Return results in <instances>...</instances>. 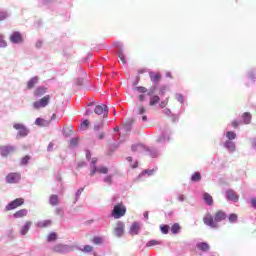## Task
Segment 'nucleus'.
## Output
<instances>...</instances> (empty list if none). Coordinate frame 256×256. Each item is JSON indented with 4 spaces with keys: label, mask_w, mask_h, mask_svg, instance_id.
<instances>
[{
    "label": "nucleus",
    "mask_w": 256,
    "mask_h": 256,
    "mask_svg": "<svg viewBox=\"0 0 256 256\" xmlns=\"http://www.w3.org/2000/svg\"><path fill=\"white\" fill-rule=\"evenodd\" d=\"M134 91H138V93H141L138 96V100L140 101V103H144L147 97H152V95H155V92L157 91V84H154L149 89H147L145 86H136L134 88Z\"/></svg>",
    "instance_id": "1"
},
{
    "label": "nucleus",
    "mask_w": 256,
    "mask_h": 256,
    "mask_svg": "<svg viewBox=\"0 0 256 256\" xmlns=\"http://www.w3.org/2000/svg\"><path fill=\"white\" fill-rule=\"evenodd\" d=\"M127 213V207L123 205V202L117 203L114 205L111 210L110 217L112 219H121V217H125Z\"/></svg>",
    "instance_id": "2"
},
{
    "label": "nucleus",
    "mask_w": 256,
    "mask_h": 256,
    "mask_svg": "<svg viewBox=\"0 0 256 256\" xmlns=\"http://www.w3.org/2000/svg\"><path fill=\"white\" fill-rule=\"evenodd\" d=\"M75 250V245L58 243L52 247V251L54 253H58V255H67Z\"/></svg>",
    "instance_id": "3"
},
{
    "label": "nucleus",
    "mask_w": 256,
    "mask_h": 256,
    "mask_svg": "<svg viewBox=\"0 0 256 256\" xmlns=\"http://www.w3.org/2000/svg\"><path fill=\"white\" fill-rule=\"evenodd\" d=\"M171 141V128L169 126H165L161 131V134L156 139V143L163 145L165 143H169Z\"/></svg>",
    "instance_id": "4"
},
{
    "label": "nucleus",
    "mask_w": 256,
    "mask_h": 256,
    "mask_svg": "<svg viewBox=\"0 0 256 256\" xmlns=\"http://www.w3.org/2000/svg\"><path fill=\"white\" fill-rule=\"evenodd\" d=\"M13 128L16 129V131H18L16 139L25 138L30 133L29 128H27V126H25L22 123L13 124Z\"/></svg>",
    "instance_id": "5"
},
{
    "label": "nucleus",
    "mask_w": 256,
    "mask_h": 256,
    "mask_svg": "<svg viewBox=\"0 0 256 256\" xmlns=\"http://www.w3.org/2000/svg\"><path fill=\"white\" fill-rule=\"evenodd\" d=\"M21 181V174L19 172H10L5 177V182L8 185H17Z\"/></svg>",
    "instance_id": "6"
},
{
    "label": "nucleus",
    "mask_w": 256,
    "mask_h": 256,
    "mask_svg": "<svg viewBox=\"0 0 256 256\" xmlns=\"http://www.w3.org/2000/svg\"><path fill=\"white\" fill-rule=\"evenodd\" d=\"M24 203L25 199L16 198L5 206V211H13L14 209H17V207H21V205H24Z\"/></svg>",
    "instance_id": "7"
},
{
    "label": "nucleus",
    "mask_w": 256,
    "mask_h": 256,
    "mask_svg": "<svg viewBox=\"0 0 256 256\" xmlns=\"http://www.w3.org/2000/svg\"><path fill=\"white\" fill-rule=\"evenodd\" d=\"M246 79L245 82L246 87H251V85H255L256 83V69H250L246 72Z\"/></svg>",
    "instance_id": "8"
},
{
    "label": "nucleus",
    "mask_w": 256,
    "mask_h": 256,
    "mask_svg": "<svg viewBox=\"0 0 256 256\" xmlns=\"http://www.w3.org/2000/svg\"><path fill=\"white\" fill-rule=\"evenodd\" d=\"M94 113L96 115H103V119H107L109 117V107L107 105H96L94 108Z\"/></svg>",
    "instance_id": "9"
},
{
    "label": "nucleus",
    "mask_w": 256,
    "mask_h": 256,
    "mask_svg": "<svg viewBox=\"0 0 256 256\" xmlns=\"http://www.w3.org/2000/svg\"><path fill=\"white\" fill-rule=\"evenodd\" d=\"M114 47L116 48V55L122 61L123 65L127 64V59L125 58V53L123 52V44L121 42H115Z\"/></svg>",
    "instance_id": "10"
},
{
    "label": "nucleus",
    "mask_w": 256,
    "mask_h": 256,
    "mask_svg": "<svg viewBox=\"0 0 256 256\" xmlns=\"http://www.w3.org/2000/svg\"><path fill=\"white\" fill-rule=\"evenodd\" d=\"M10 42H12L13 45H21L23 43V34L19 31H14L10 34Z\"/></svg>",
    "instance_id": "11"
},
{
    "label": "nucleus",
    "mask_w": 256,
    "mask_h": 256,
    "mask_svg": "<svg viewBox=\"0 0 256 256\" xmlns=\"http://www.w3.org/2000/svg\"><path fill=\"white\" fill-rule=\"evenodd\" d=\"M145 153H148V155L152 159H157L159 155H161V150H159L156 146H144Z\"/></svg>",
    "instance_id": "12"
},
{
    "label": "nucleus",
    "mask_w": 256,
    "mask_h": 256,
    "mask_svg": "<svg viewBox=\"0 0 256 256\" xmlns=\"http://www.w3.org/2000/svg\"><path fill=\"white\" fill-rule=\"evenodd\" d=\"M17 150V147L13 145H5V146H0V155L1 157H9L11 153H15Z\"/></svg>",
    "instance_id": "13"
},
{
    "label": "nucleus",
    "mask_w": 256,
    "mask_h": 256,
    "mask_svg": "<svg viewBox=\"0 0 256 256\" xmlns=\"http://www.w3.org/2000/svg\"><path fill=\"white\" fill-rule=\"evenodd\" d=\"M51 100L50 95H46L41 98L39 101L33 103L34 109H41V107H47L49 105V101Z\"/></svg>",
    "instance_id": "14"
},
{
    "label": "nucleus",
    "mask_w": 256,
    "mask_h": 256,
    "mask_svg": "<svg viewBox=\"0 0 256 256\" xmlns=\"http://www.w3.org/2000/svg\"><path fill=\"white\" fill-rule=\"evenodd\" d=\"M114 233L118 238H121L125 235V223L122 221L116 222V227L114 228Z\"/></svg>",
    "instance_id": "15"
},
{
    "label": "nucleus",
    "mask_w": 256,
    "mask_h": 256,
    "mask_svg": "<svg viewBox=\"0 0 256 256\" xmlns=\"http://www.w3.org/2000/svg\"><path fill=\"white\" fill-rule=\"evenodd\" d=\"M223 147L225 150L228 151V153H230V155H233V153H235L237 151V145L235 144V142H233L231 140H226L223 143Z\"/></svg>",
    "instance_id": "16"
},
{
    "label": "nucleus",
    "mask_w": 256,
    "mask_h": 256,
    "mask_svg": "<svg viewBox=\"0 0 256 256\" xmlns=\"http://www.w3.org/2000/svg\"><path fill=\"white\" fill-rule=\"evenodd\" d=\"M225 196L228 201H233L234 203H237V201H239V196L237 195V193L234 192L233 189L226 190Z\"/></svg>",
    "instance_id": "17"
},
{
    "label": "nucleus",
    "mask_w": 256,
    "mask_h": 256,
    "mask_svg": "<svg viewBox=\"0 0 256 256\" xmlns=\"http://www.w3.org/2000/svg\"><path fill=\"white\" fill-rule=\"evenodd\" d=\"M129 233L131 235H139V233H141V225L139 224V222L135 221L132 223Z\"/></svg>",
    "instance_id": "18"
},
{
    "label": "nucleus",
    "mask_w": 256,
    "mask_h": 256,
    "mask_svg": "<svg viewBox=\"0 0 256 256\" xmlns=\"http://www.w3.org/2000/svg\"><path fill=\"white\" fill-rule=\"evenodd\" d=\"M149 77H150V81L154 85H159V83H161V75L159 73H155L153 71H150L149 72Z\"/></svg>",
    "instance_id": "19"
},
{
    "label": "nucleus",
    "mask_w": 256,
    "mask_h": 256,
    "mask_svg": "<svg viewBox=\"0 0 256 256\" xmlns=\"http://www.w3.org/2000/svg\"><path fill=\"white\" fill-rule=\"evenodd\" d=\"M227 219V214L223 212L222 210H219L214 215V221L216 223H221V221H225Z\"/></svg>",
    "instance_id": "20"
},
{
    "label": "nucleus",
    "mask_w": 256,
    "mask_h": 256,
    "mask_svg": "<svg viewBox=\"0 0 256 256\" xmlns=\"http://www.w3.org/2000/svg\"><path fill=\"white\" fill-rule=\"evenodd\" d=\"M45 93H47V87L38 86L34 91V97H36V99H39L40 97H43Z\"/></svg>",
    "instance_id": "21"
},
{
    "label": "nucleus",
    "mask_w": 256,
    "mask_h": 256,
    "mask_svg": "<svg viewBox=\"0 0 256 256\" xmlns=\"http://www.w3.org/2000/svg\"><path fill=\"white\" fill-rule=\"evenodd\" d=\"M145 175H147V177H153V175H155V169H145L143 170L137 177L138 181H141V179L143 177H145Z\"/></svg>",
    "instance_id": "22"
},
{
    "label": "nucleus",
    "mask_w": 256,
    "mask_h": 256,
    "mask_svg": "<svg viewBox=\"0 0 256 256\" xmlns=\"http://www.w3.org/2000/svg\"><path fill=\"white\" fill-rule=\"evenodd\" d=\"M203 221L208 227H212L213 229L217 227V222L215 221V217L213 216L205 217Z\"/></svg>",
    "instance_id": "23"
},
{
    "label": "nucleus",
    "mask_w": 256,
    "mask_h": 256,
    "mask_svg": "<svg viewBox=\"0 0 256 256\" xmlns=\"http://www.w3.org/2000/svg\"><path fill=\"white\" fill-rule=\"evenodd\" d=\"M252 119H253V115H251V112H244L242 114V123L244 125H251Z\"/></svg>",
    "instance_id": "24"
},
{
    "label": "nucleus",
    "mask_w": 256,
    "mask_h": 256,
    "mask_svg": "<svg viewBox=\"0 0 256 256\" xmlns=\"http://www.w3.org/2000/svg\"><path fill=\"white\" fill-rule=\"evenodd\" d=\"M196 247L199 251H202L203 253H207V251L211 249V246L207 242H198L196 244Z\"/></svg>",
    "instance_id": "25"
},
{
    "label": "nucleus",
    "mask_w": 256,
    "mask_h": 256,
    "mask_svg": "<svg viewBox=\"0 0 256 256\" xmlns=\"http://www.w3.org/2000/svg\"><path fill=\"white\" fill-rule=\"evenodd\" d=\"M202 199L204 203L208 205V207H211V205H213V196H211V194L204 192L202 195Z\"/></svg>",
    "instance_id": "26"
},
{
    "label": "nucleus",
    "mask_w": 256,
    "mask_h": 256,
    "mask_svg": "<svg viewBox=\"0 0 256 256\" xmlns=\"http://www.w3.org/2000/svg\"><path fill=\"white\" fill-rule=\"evenodd\" d=\"M51 121L49 120H45L41 117L36 118L35 120V125H37L38 127H49Z\"/></svg>",
    "instance_id": "27"
},
{
    "label": "nucleus",
    "mask_w": 256,
    "mask_h": 256,
    "mask_svg": "<svg viewBox=\"0 0 256 256\" xmlns=\"http://www.w3.org/2000/svg\"><path fill=\"white\" fill-rule=\"evenodd\" d=\"M131 129H133V120H128L124 123L122 131H124L126 135H129V133H131Z\"/></svg>",
    "instance_id": "28"
},
{
    "label": "nucleus",
    "mask_w": 256,
    "mask_h": 256,
    "mask_svg": "<svg viewBox=\"0 0 256 256\" xmlns=\"http://www.w3.org/2000/svg\"><path fill=\"white\" fill-rule=\"evenodd\" d=\"M29 213V211L27 209H21V210H18L16 211L14 214H13V218L14 219H21L23 217H27V214Z\"/></svg>",
    "instance_id": "29"
},
{
    "label": "nucleus",
    "mask_w": 256,
    "mask_h": 256,
    "mask_svg": "<svg viewBox=\"0 0 256 256\" xmlns=\"http://www.w3.org/2000/svg\"><path fill=\"white\" fill-rule=\"evenodd\" d=\"M90 168H91L90 177H93L95 173H97V169L99 168L97 167V158H92L90 163Z\"/></svg>",
    "instance_id": "30"
},
{
    "label": "nucleus",
    "mask_w": 256,
    "mask_h": 256,
    "mask_svg": "<svg viewBox=\"0 0 256 256\" xmlns=\"http://www.w3.org/2000/svg\"><path fill=\"white\" fill-rule=\"evenodd\" d=\"M33 225V222L27 221L23 226L22 229L20 230L21 235H27L29 233V229H31V226Z\"/></svg>",
    "instance_id": "31"
},
{
    "label": "nucleus",
    "mask_w": 256,
    "mask_h": 256,
    "mask_svg": "<svg viewBox=\"0 0 256 256\" xmlns=\"http://www.w3.org/2000/svg\"><path fill=\"white\" fill-rule=\"evenodd\" d=\"M39 83V76H34L32 77L28 82H27V89H33Z\"/></svg>",
    "instance_id": "32"
},
{
    "label": "nucleus",
    "mask_w": 256,
    "mask_h": 256,
    "mask_svg": "<svg viewBox=\"0 0 256 256\" xmlns=\"http://www.w3.org/2000/svg\"><path fill=\"white\" fill-rule=\"evenodd\" d=\"M74 249H77V251H82L83 253H92L93 252V246H91V245H85L84 247L75 246Z\"/></svg>",
    "instance_id": "33"
},
{
    "label": "nucleus",
    "mask_w": 256,
    "mask_h": 256,
    "mask_svg": "<svg viewBox=\"0 0 256 256\" xmlns=\"http://www.w3.org/2000/svg\"><path fill=\"white\" fill-rule=\"evenodd\" d=\"M50 225H51V220H42L36 223V227H38V229H45L47 227H50Z\"/></svg>",
    "instance_id": "34"
},
{
    "label": "nucleus",
    "mask_w": 256,
    "mask_h": 256,
    "mask_svg": "<svg viewBox=\"0 0 256 256\" xmlns=\"http://www.w3.org/2000/svg\"><path fill=\"white\" fill-rule=\"evenodd\" d=\"M202 176H201V172L196 171L191 175L190 181L192 183H199V181H201Z\"/></svg>",
    "instance_id": "35"
},
{
    "label": "nucleus",
    "mask_w": 256,
    "mask_h": 256,
    "mask_svg": "<svg viewBox=\"0 0 256 256\" xmlns=\"http://www.w3.org/2000/svg\"><path fill=\"white\" fill-rule=\"evenodd\" d=\"M170 231L172 235H179V233H181V225L179 223H174L171 226Z\"/></svg>",
    "instance_id": "36"
},
{
    "label": "nucleus",
    "mask_w": 256,
    "mask_h": 256,
    "mask_svg": "<svg viewBox=\"0 0 256 256\" xmlns=\"http://www.w3.org/2000/svg\"><path fill=\"white\" fill-rule=\"evenodd\" d=\"M49 204L52 205V207L59 205V196L57 194H52L49 198Z\"/></svg>",
    "instance_id": "37"
},
{
    "label": "nucleus",
    "mask_w": 256,
    "mask_h": 256,
    "mask_svg": "<svg viewBox=\"0 0 256 256\" xmlns=\"http://www.w3.org/2000/svg\"><path fill=\"white\" fill-rule=\"evenodd\" d=\"M159 101H161V97H159V95L150 96V102H149L150 107H155V105H157Z\"/></svg>",
    "instance_id": "38"
},
{
    "label": "nucleus",
    "mask_w": 256,
    "mask_h": 256,
    "mask_svg": "<svg viewBox=\"0 0 256 256\" xmlns=\"http://www.w3.org/2000/svg\"><path fill=\"white\" fill-rule=\"evenodd\" d=\"M160 231L163 235H169V231H171V227L168 224H161Z\"/></svg>",
    "instance_id": "39"
},
{
    "label": "nucleus",
    "mask_w": 256,
    "mask_h": 256,
    "mask_svg": "<svg viewBox=\"0 0 256 256\" xmlns=\"http://www.w3.org/2000/svg\"><path fill=\"white\" fill-rule=\"evenodd\" d=\"M226 139H228V141H234V139H237V133H235V131H227Z\"/></svg>",
    "instance_id": "40"
},
{
    "label": "nucleus",
    "mask_w": 256,
    "mask_h": 256,
    "mask_svg": "<svg viewBox=\"0 0 256 256\" xmlns=\"http://www.w3.org/2000/svg\"><path fill=\"white\" fill-rule=\"evenodd\" d=\"M57 233L56 232H51L48 236H47V242L48 243H53V241H57Z\"/></svg>",
    "instance_id": "41"
},
{
    "label": "nucleus",
    "mask_w": 256,
    "mask_h": 256,
    "mask_svg": "<svg viewBox=\"0 0 256 256\" xmlns=\"http://www.w3.org/2000/svg\"><path fill=\"white\" fill-rule=\"evenodd\" d=\"M83 191H85V187H82L76 191L74 205H75V203H77V201H79V199H81V193H83Z\"/></svg>",
    "instance_id": "42"
},
{
    "label": "nucleus",
    "mask_w": 256,
    "mask_h": 256,
    "mask_svg": "<svg viewBox=\"0 0 256 256\" xmlns=\"http://www.w3.org/2000/svg\"><path fill=\"white\" fill-rule=\"evenodd\" d=\"M10 14L5 10H0V21H5V19H9Z\"/></svg>",
    "instance_id": "43"
},
{
    "label": "nucleus",
    "mask_w": 256,
    "mask_h": 256,
    "mask_svg": "<svg viewBox=\"0 0 256 256\" xmlns=\"http://www.w3.org/2000/svg\"><path fill=\"white\" fill-rule=\"evenodd\" d=\"M103 181L109 186L113 185V174L105 176Z\"/></svg>",
    "instance_id": "44"
},
{
    "label": "nucleus",
    "mask_w": 256,
    "mask_h": 256,
    "mask_svg": "<svg viewBox=\"0 0 256 256\" xmlns=\"http://www.w3.org/2000/svg\"><path fill=\"white\" fill-rule=\"evenodd\" d=\"M175 99H176V101H178V103H180L181 105H183V103H185V96H183V94H181V93H176V94H175Z\"/></svg>",
    "instance_id": "45"
},
{
    "label": "nucleus",
    "mask_w": 256,
    "mask_h": 256,
    "mask_svg": "<svg viewBox=\"0 0 256 256\" xmlns=\"http://www.w3.org/2000/svg\"><path fill=\"white\" fill-rule=\"evenodd\" d=\"M155 245H161V241L152 239L146 243V247H155Z\"/></svg>",
    "instance_id": "46"
},
{
    "label": "nucleus",
    "mask_w": 256,
    "mask_h": 256,
    "mask_svg": "<svg viewBox=\"0 0 256 256\" xmlns=\"http://www.w3.org/2000/svg\"><path fill=\"white\" fill-rule=\"evenodd\" d=\"M29 161H31V156L26 155L21 159L20 164L25 167L26 165H29Z\"/></svg>",
    "instance_id": "47"
},
{
    "label": "nucleus",
    "mask_w": 256,
    "mask_h": 256,
    "mask_svg": "<svg viewBox=\"0 0 256 256\" xmlns=\"http://www.w3.org/2000/svg\"><path fill=\"white\" fill-rule=\"evenodd\" d=\"M239 125H243L242 120L234 119V120L231 122V127H233V129H239Z\"/></svg>",
    "instance_id": "48"
},
{
    "label": "nucleus",
    "mask_w": 256,
    "mask_h": 256,
    "mask_svg": "<svg viewBox=\"0 0 256 256\" xmlns=\"http://www.w3.org/2000/svg\"><path fill=\"white\" fill-rule=\"evenodd\" d=\"M7 47V42L5 40V36L0 34V49H5Z\"/></svg>",
    "instance_id": "49"
},
{
    "label": "nucleus",
    "mask_w": 256,
    "mask_h": 256,
    "mask_svg": "<svg viewBox=\"0 0 256 256\" xmlns=\"http://www.w3.org/2000/svg\"><path fill=\"white\" fill-rule=\"evenodd\" d=\"M238 216L235 213H231L228 216L229 223H237Z\"/></svg>",
    "instance_id": "50"
},
{
    "label": "nucleus",
    "mask_w": 256,
    "mask_h": 256,
    "mask_svg": "<svg viewBox=\"0 0 256 256\" xmlns=\"http://www.w3.org/2000/svg\"><path fill=\"white\" fill-rule=\"evenodd\" d=\"M92 243H94V245H102L103 244V238L99 237V236H94Z\"/></svg>",
    "instance_id": "51"
},
{
    "label": "nucleus",
    "mask_w": 256,
    "mask_h": 256,
    "mask_svg": "<svg viewBox=\"0 0 256 256\" xmlns=\"http://www.w3.org/2000/svg\"><path fill=\"white\" fill-rule=\"evenodd\" d=\"M144 147H145V146H143L142 144H133V145L131 146V151H133L134 153H135L136 151H138L139 149H142V151H144Z\"/></svg>",
    "instance_id": "52"
},
{
    "label": "nucleus",
    "mask_w": 256,
    "mask_h": 256,
    "mask_svg": "<svg viewBox=\"0 0 256 256\" xmlns=\"http://www.w3.org/2000/svg\"><path fill=\"white\" fill-rule=\"evenodd\" d=\"M104 124L103 122L95 123L94 124V133H99L100 129H103Z\"/></svg>",
    "instance_id": "53"
},
{
    "label": "nucleus",
    "mask_w": 256,
    "mask_h": 256,
    "mask_svg": "<svg viewBox=\"0 0 256 256\" xmlns=\"http://www.w3.org/2000/svg\"><path fill=\"white\" fill-rule=\"evenodd\" d=\"M97 173H102L103 175H107L109 173V168L102 166L97 168Z\"/></svg>",
    "instance_id": "54"
},
{
    "label": "nucleus",
    "mask_w": 256,
    "mask_h": 256,
    "mask_svg": "<svg viewBox=\"0 0 256 256\" xmlns=\"http://www.w3.org/2000/svg\"><path fill=\"white\" fill-rule=\"evenodd\" d=\"M180 114H170V119L172 123H179Z\"/></svg>",
    "instance_id": "55"
},
{
    "label": "nucleus",
    "mask_w": 256,
    "mask_h": 256,
    "mask_svg": "<svg viewBox=\"0 0 256 256\" xmlns=\"http://www.w3.org/2000/svg\"><path fill=\"white\" fill-rule=\"evenodd\" d=\"M89 125H90L89 120H84L80 124V127H81V129H83L85 131V130L89 129Z\"/></svg>",
    "instance_id": "56"
},
{
    "label": "nucleus",
    "mask_w": 256,
    "mask_h": 256,
    "mask_svg": "<svg viewBox=\"0 0 256 256\" xmlns=\"http://www.w3.org/2000/svg\"><path fill=\"white\" fill-rule=\"evenodd\" d=\"M96 139H99L100 141H103L105 139V132H95Z\"/></svg>",
    "instance_id": "57"
},
{
    "label": "nucleus",
    "mask_w": 256,
    "mask_h": 256,
    "mask_svg": "<svg viewBox=\"0 0 256 256\" xmlns=\"http://www.w3.org/2000/svg\"><path fill=\"white\" fill-rule=\"evenodd\" d=\"M78 144H79V139L78 138H72L70 140V147H77Z\"/></svg>",
    "instance_id": "58"
},
{
    "label": "nucleus",
    "mask_w": 256,
    "mask_h": 256,
    "mask_svg": "<svg viewBox=\"0 0 256 256\" xmlns=\"http://www.w3.org/2000/svg\"><path fill=\"white\" fill-rule=\"evenodd\" d=\"M169 103V98H166L164 101H162L159 106L161 107V109H165V107H167Z\"/></svg>",
    "instance_id": "59"
},
{
    "label": "nucleus",
    "mask_w": 256,
    "mask_h": 256,
    "mask_svg": "<svg viewBox=\"0 0 256 256\" xmlns=\"http://www.w3.org/2000/svg\"><path fill=\"white\" fill-rule=\"evenodd\" d=\"M162 113H163L164 115H166V117H170V116L173 114V112H171V109H169V108H165V109L162 111Z\"/></svg>",
    "instance_id": "60"
},
{
    "label": "nucleus",
    "mask_w": 256,
    "mask_h": 256,
    "mask_svg": "<svg viewBox=\"0 0 256 256\" xmlns=\"http://www.w3.org/2000/svg\"><path fill=\"white\" fill-rule=\"evenodd\" d=\"M167 91V86L163 85L159 88V95H165Z\"/></svg>",
    "instance_id": "61"
},
{
    "label": "nucleus",
    "mask_w": 256,
    "mask_h": 256,
    "mask_svg": "<svg viewBox=\"0 0 256 256\" xmlns=\"http://www.w3.org/2000/svg\"><path fill=\"white\" fill-rule=\"evenodd\" d=\"M146 112L147 110L145 109V107L141 106L138 108V115H145Z\"/></svg>",
    "instance_id": "62"
},
{
    "label": "nucleus",
    "mask_w": 256,
    "mask_h": 256,
    "mask_svg": "<svg viewBox=\"0 0 256 256\" xmlns=\"http://www.w3.org/2000/svg\"><path fill=\"white\" fill-rule=\"evenodd\" d=\"M55 147V144L53 142H50L47 147L48 153H51L53 151V148Z\"/></svg>",
    "instance_id": "63"
},
{
    "label": "nucleus",
    "mask_w": 256,
    "mask_h": 256,
    "mask_svg": "<svg viewBox=\"0 0 256 256\" xmlns=\"http://www.w3.org/2000/svg\"><path fill=\"white\" fill-rule=\"evenodd\" d=\"M251 147H252V149H254V151H256V138H253L251 140Z\"/></svg>",
    "instance_id": "64"
}]
</instances>
